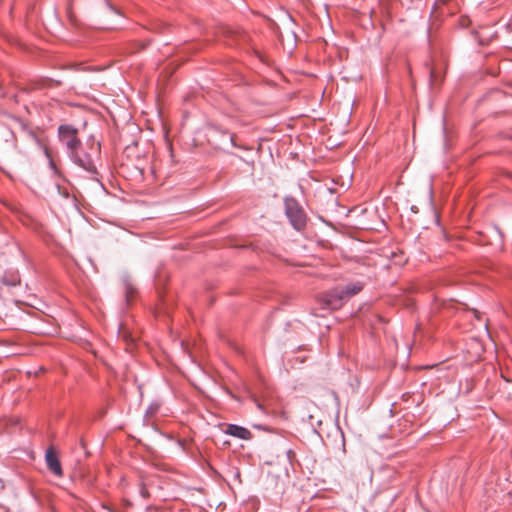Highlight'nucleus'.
<instances>
[{
    "label": "nucleus",
    "instance_id": "nucleus-1",
    "mask_svg": "<svg viewBox=\"0 0 512 512\" xmlns=\"http://www.w3.org/2000/svg\"><path fill=\"white\" fill-rule=\"evenodd\" d=\"M284 208L285 215L292 227L297 231L303 230L307 224V215L300 203L294 197L286 196Z\"/></svg>",
    "mask_w": 512,
    "mask_h": 512
},
{
    "label": "nucleus",
    "instance_id": "nucleus-2",
    "mask_svg": "<svg viewBox=\"0 0 512 512\" xmlns=\"http://www.w3.org/2000/svg\"><path fill=\"white\" fill-rule=\"evenodd\" d=\"M59 141L67 150L68 157L76 150L82 148V142L78 137V129L69 124L58 127Z\"/></svg>",
    "mask_w": 512,
    "mask_h": 512
},
{
    "label": "nucleus",
    "instance_id": "nucleus-3",
    "mask_svg": "<svg viewBox=\"0 0 512 512\" xmlns=\"http://www.w3.org/2000/svg\"><path fill=\"white\" fill-rule=\"evenodd\" d=\"M69 159L74 164L88 172L91 175L92 179H96V176L98 174L97 168L91 156L88 153L82 151V149L80 148V150H76L74 153H72L69 156Z\"/></svg>",
    "mask_w": 512,
    "mask_h": 512
},
{
    "label": "nucleus",
    "instance_id": "nucleus-4",
    "mask_svg": "<svg viewBox=\"0 0 512 512\" xmlns=\"http://www.w3.org/2000/svg\"><path fill=\"white\" fill-rule=\"evenodd\" d=\"M345 301H347V299L345 295L342 293L341 288L338 287L323 294L321 298V305L323 306V308L329 310H336L341 308Z\"/></svg>",
    "mask_w": 512,
    "mask_h": 512
},
{
    "label": "nucleus",
    "instance_id": "nucleus-5",
    "mask_svg": "<svg viewBox=\"0 0 512 512\" xmlns=\"http://www.w3.org/2000/svg\"><path fill=\"white\" fill-rule=\"evenodd\" d=\"M345 301H347V299L345 295L342 293L341 288L338 287L323 294L321 298V305L323 306V308L329 310H336L341 308Z\"/></svg>",
    "mask_w": 512,
    "mask_h": 512
},
{
    "label": "nucleus",
    "instance_id": "nucleus-6",
    "mask_svg": "<svg viewBox=\"0 0 512 512\" xmlns=\"http://www.w3.org/2000/svg\"><path fill=\"white\" fill-rule=\"evenodd\" d=\"M45 460H46L48 469L54 475H56L57 477H61L63 475V471H62V467H61L59 458H58L56 452L52 448L47 449L46 454H45Z\"/></svg>",
    "mask_w": 512,
    "mask_h": 512
},
{
    "label": "nucleus",
    "instance_id": "nucleus-7",
    "mask_svg": "<svg viewBox=\"0 0 512 512\" xmlns=\"http://www.w3.org/2000/svg\"><path fill=\"white\" fill-rule=\"evenodd\" d=\"M225 433L242 440H249L252 438V433L247 428L238 426L236 424H229L225 430Z\"/></svg>",
    "mask_w": 512,
    "mask_h": 512
},
{
    "label": "nucleus",
    "instance_id": "nucleus-8",
    "mask_svg": "<svg viewBox=\"0 0 512 512\" xmlns=\"http://www.w3.org/2000/svg\"><path fill=\"white\" fill-rule=\"evenodd\" d=\"M363 283L360 281L349 283L343 287H340L342 290V293L345 295L346 299L348 300L352 296L358 294L363 289Z\"/></svg>",
    "mask_w": 512,
    "mask_h": 512
},
{
    "label": "nucleus",
    "instance_id": "nucleus-9",
    "mask_svg": "<svg viewBox=\"0 0 512 512\" xmlns=\"http://www.w3.org/2000/svg\"><path fill=\"white\" fill-rule=\"evenodd\" d=\"M123 287H124V291H125L126 302L130 303L132 296L135 293L136 289L134 288L129 277L123 278Z\"/></svg>",
    "mask_w": 512,
    "mask_h": 512
},
{
    "label": "nucleus",
    "instance_id": "nucleus-10",
    "mask_svg": "<svg viewBox=\"0 0 512 512\" xmlns=\"http://www.w3.org/2000/svg\"><path fill=\"white\" fill-rule=\"evenodd\" d=\"M23 129L27 132V135L36 143H39V138L37 137L36 133L32 131L31 129H28L24 124H21Z\"/></svg>",
    "mask_w": 512,
    "mask_h": 512
},
{
    "label": "nucleus",
    "instance_id": "nucleus-11",
    "mask_svg": "<svg viewBox=\"0 0 512 512\" xmlns=\"http://www.w3.org/2000/svg\"><path fill=\"white\" fill-rule=\"evenodd\" d=\"M57 189H58L59 194H61L63 197H65V198L69 197V192L66 189L62 190L59 185H57Z\"/></svg>",
    "mask_w": 512,
    "mask_h": 512
},
{
    "label": "nucleus",
    "instance_id": "nucleus-12",
    "mask_svg": "<svg viewBox=\"0 0 512 512\" xmlns=\"http://www.w3.org/2000/svg\"><path fill=\"white\" fill-rule=\"evenodd\" d=\"M49 165H50V167H51L55 172H57V168H56V165H55V163L53 162V160H51V159H50Z\"/></svg>",
    "mask_w": 512,
    "mask_h": 512
},
{
    "label": "nucleus",
    "instance_id": "nucleus-13",
    "mask_svg": "<svg viewBox=\"0 0 512 512\" xmlns=\"http://www.w3.org/2000/svg\"><path fill=\"white\" fill-rule=\"evenodd\" d=\"M230 142H231L232 146L237 147V145L234 142V135H230Z\"/></svg>",
    "mask_w": 512,
    "mask_h": 512
},
{
    "label": "nucleus",
    "instance_id": "nucleus-14",
    "mask_svg": "<svg viewBox=\"0 0 512 512\" xmlns=\"http://www.w3.org/2000/svg\"><path fill=\"white\" fill-rule=\"evenodd\" d=\"M294 455L292 450H287V456L291 460L292 456Z\"/></svg>",
    "mask_w": 512,
    "mask_h": 512
},
{
    "label": "nucleus",
    "instance_id": "nucleus-15",
    "mask_svg": "<svg viewBox=\"0 0 512 512\" xmlns=\"http://www.w3.org/2000/svg\"><path fill=\"white\" fill-rule=\"evenodd\" d=\"M157 407H149V409L147 410L148 413H154L156 411Z\"/></svg>",
    "mask_w": 512,
    "mask_h": 512
},
{
    "label": "nucleus",
    "instance_id": "nucleus-16",
    "mask_svg": "<svg viewBox=\"0 0 512 512\" xmlns=\"http://www.w3.org/2000/svg\"><path fill=\"white\" fill-rule=\"evenodd\" d=\"M433 77H434V72L431 70V71H430V80H431V81H432Z\"/></svg>",
    "mask_w": 512,
    "mask_h": 512
}]
</instances>
